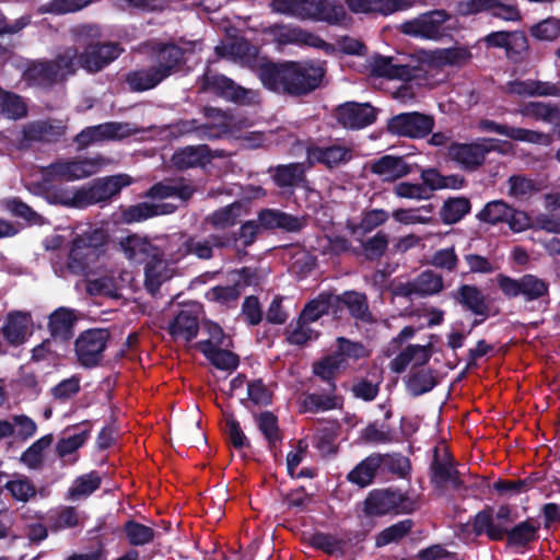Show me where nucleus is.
I'll use <instances>...</instances> for the list:
<instances>
[{"label":"nucleus","instance_id":"f257e3e1","mask_svg":"<svg viewBox=\"0 0 560 560\" xmlns=\"http://www.w3.org/2000/svg\"><path fill=\"white\" fill-rule=\"evenodd\" d=\"M326 61L318 59L262 60L256 73L264 88L292 97L306 96L317 90L326 75Z\"/></svg>","mask_w":560,"mask_h":560},{"label":"nucleus","instance_id":"f03ea898","mask_svg":"<svg viewBox=\"0 0 560 560\" xmlns=\"http://www.w3.org/2000/svg\"><path fill=\"white\" fill-rule=\"evenodd\" d=\"M475 536L486 535L491 541L505 539L506 546L517 550H524L539 538L540 525L533 518H527L515 524L513 527L495 523L493 520V506L486 505L477 512L470 521Z\"/></svg>","mask_w":560,"mask_h":560},{"label":"nucleus","instance_id":"7ed1b4c3","mask_svg":"<svg viewBox=\"0 0 560 560\" xmlns=\"http://www.w3.org/2000/svg\"><path fill=\"white\" fill-rule=\"evenodd\" d=\"M105 253V235L98 230L77 234L71 241L67 268L75 276L91 275L101 256Z\"/></svg>","mask_w":560,"mask_h":560},{"label":"nucleus","instance_id":"20e7f679","mask_svg":"<svg viewBox=\"0 0 560 560\" xmlns=\"http://www.w3.org/2000/svg\"><path fill=\"white\" fill-rule=\"evenodd\" d=\"M417 509V502L409 497L408 492L388 487L371 490L362 502L361 513L366 518H374L412 514Z\"/></svg>","mask_w":560,"mask_h":560},{"label":"nucleus","instance_id":"39448f33","mask_svg":"<svg viewBox=\"0 0 560 560\" xmlns=\"http://www.w3.org/2000/svg\"><path fill=\"white\" fill-rule=\"evenodd\" d=\"M452 15L444 9H433L420 13L411 20H407L398 27L399 32L412 38L441 42L457 31L455 24H451Z\"/></svg>","mask_w":560,"mask_h":560},{"label":"nucleus","instance_id":"423d86ee","mask_svg":"<svg viewBox=\"0 0 560 560\" xmlns=\"http://www.w3.org/2000/svg\"><path fill=\"white\" fill-rule=\"evenodd\" d=\"M200 92H210L218 97L241 106H249L256 103V92L243 88L224 74L206 71L198 78Z\"/></svg>","mask_w":560,"mask_h":560},{"label":"nucleus","instance_id":"0eeeda50","mask_svg":"<svg viewBox=\"0 0 560 560\" xmlns=\"http://www.w3.org/2000/svg\"><path fill=\"white\" fill-rule=\"evenodd\" d=\"M109 339L110 332L107 328H89L81 331L73 343L79 365L84 369L100 366Z\"/></svg>","mask_w":560,"mask_h":560},{"label":"nucleus","instance_id":"6e6552de","mask_svg":"<svg viewBox=\"0 0 560 560\" xmlns=\"http://www.w3.org/2000/svg\"><path fill=\"white\" fill-rule=\"evenodd\" d=\"M497 283L503 295L508 299L523 296L525 302L547 299L549 303V282L535 275L526 273L518 279L500 273Z\"/></svg>","mask_w":560,"mask_h":560},{"label":"nucleus","instance_id":"1a4fd4ad","mask_svg":"<svg viewBox=\"0 0 560 560\" xmlns=\"http://www.w3.org/2000/svg\"><path fill=\"white\" fill-rule=\"evenodd\" d=\"M102 164V158L59 159L43 167L42 172L47 174V178L73 182L96 174Z\"/></svg>","mask_w":560,"mask_h":560},{"label":"nucleus","instance_id":"9d476101","mask_svg":"<svg viewBox=\"0 0 560 560\" xmlns=\"http://www.w3.org/2000/svg\"><path fill=\"white\" fill-rule=\"evenodd\" d=\"M497 139L483 138L479 142H452L447 148V156L465 171H476L486 161V155L499 151Z\"/></svg>","mask_w":560,"mask_h":560},{"label":"nucleus","instance_id":"9b49d317","mask_svg":"<svg viewBox=\"0 0 560 560\" xmlns=\"http://www.w3.org/2000/svg\"><path fill=\"white\" fill-rule=\"evenodd\" d=\"M434 125L433 116L420 112H408L389 118L386 130L397 137L423 139L432 133Z\"/></svg>","mask_w":560,"mask_h":560},{"label":"nucleus","instance_id":"f8f14e48","mask_svg":"<svg viewBox=\"0 0 560 560\" xmlns=\"http://www.w3.org/2000/svg\"><path fill=\"white\" fill-rule=\"evenodd\" d=\"M482 42L487 48L504 49L505 57L513 63L527 59L529 44L524 31H494L487 34Z\"/></svg>","mask_w":560,"mask_h":560},{"label":"nucleus","instance_id":"ddd939ff","mask_svg":"<svg viewBox=\"0 0 560 560\" xmlns=\"http://www.w3.org/2000/svg\"><path fill=\"white\" fill-rule=\"evenodd\" d=\"M266 34L270 35L278 46L298 45L308 46L331 52L334 47L325 42L318 35L290 24H273L266 28Z\"/></svg>","mask_w":560,"mask_h":560},{"label":"nucleus","instance_id":"4468645a","mask_svg":"<svg viewBox=\"0 0 560 560\" xmlns=\"http://www.w3.org/2000/svg\"><path fill=\"white\" fill-rule=\"evenodd\" d=\"M131 179L126 174L109 175L94 178L81 186L84 209L101 202H106L117 196L121 189L130 185Z\"/></svg>","mask_w":560,"mask_h":560},{"label":"nucleus","instance_id":"2eb2a0df","mask_svg":"<svg viewBox=\"0 0 560 560\" xmlns=\"http://www.w3.org/2000/svg\"><path fill=\"white\" fill-rule=\"evenodd\" d=\"M152 67L164 81L185 65V49L174 43H155L149 55Z\"/></svg>","mask_w":560,"mask_h":560},{"label":"nucleus","instance_id":"dca6fc26","mask_svg":"<svg viewBox=\"0 0 560 560\" xmlns=\"http://www.w3.org/2000/svg\"><path fill=\"white\" fill-rule=\"evenodd\" d=\"M430 482L438 490H444L447 483H451L454 490L464 488V481L460 478V472L455 467L453 455L444 452V456L440 457L439 447H434L433 458L429 467Z\"/></svg>","mask_w":560,"mask_h":560},{"label":"nucleus","instance_id":"f3484780","mask_svg":"<svg viewBox=\"0 0 560 560\" xmlns=\"http://www.w3.org/2000/svg\"><path fill=\"white\" fill-rule=\"evenodd\" d=\"M122 49L117 43L91 42L79 55V63L88 72L95 73L117 59Z\"/></svg>","mask_w":560,"mask_h":560},{"label":"nucleus","instance_id":"a211bd4d","mask_svg":"<svg viewBox=\"0 0 560 560\" xmlns=\"http://www.w3.org/2000/svg\"><path fill=\"white\" fill-rule=\"evenodd\" d=\"M43 177L36 187L45 200L55 206L67 208L84 209L83 195L81 187L71 188L63 185H56L57 178H47V174L42 172Z\"/></svg>","mask_w":560,"mask_h":560},{"label":"nucleus","instance_id":"6ab92c4d","mask_svg":"<svg viewBox=\"0 0 560 560\" xmlns=\"http://www.w3.org/2000/svg\"><path fill=\"white\" fill-rule=\"evenodd\" d=\"M377 110L369 103L346 102L336 108V119L346 129L360 130L375 122Z\"/></svg>","mask_w":560,"mask_h":560},{"label":"nucleus","instance_id":"aec40b11","mask_svg":"<svg viewBox=\"0 0 560 560\" xmlns=\"http://www.w3.org/2000/svg\"><path fill=\"white\" fill-rule=\"evenodd\" d=\"M443 288V277L433 270L427 269L413 280L399 283L395 289V294L406 299H412L413 296L427 298L439 294Z\"/></svg>","mask_w":560,"mask_h":560},{"label":"nucleus","instance_id":"412c9836","mask_svg":"<svg viewBox=\"0 0 560 560\" xmlns=\"http://www.w3.org/2000/svg\"><path fill=\"white\" fill-rule=\"evenodd\" d=\"M305 152L311 165L322 164L328 170L347 164L353 156L350 148L338 143L317 145L311 142L306 145Z\"/></svg>","mask_w":560,"mask_h":560},{"label":"nucleus","instance_id":"4be33fe9","mask_svg":"<svg viewBox=\"0 0 560 560\" xmlns=\"http://www.w3.org/2000/svg\"><path fill=\"white\" fill-rule=\"evenodd\" d=\"M453 300L469 311L475 316L482 318H475L472 327L481 325L490 315V304L482 290L475 284H460L456 291L452 292Z\"/></svg>","mask_w":560,"mask_h":560},{"label":"nucleus","instance_id":"5701e85b","mask_svg":"<svg viewBox=\"0 0 560 560\" xmlns=\"http://www.w3.org/2000/svg\"><path fill=\"white\" fill-rule=\"evenodd\" d=\"M425 365L413 363L408 374L402 378L406 392L412 398L430 393L440 383L438 371Z\"/></svg>","mask_w":560,"mask_h":560},{"label":"nucleus","instance_id":"b1692460","mask_svg":"<svg viewBox=\"0 0 560 560\" xmlns=\"http://www.w3.org/2000/svg\"><path fill=\"white\" fill-rule=\"evenodd\" d=\"M79 317L74 310L60 306L48 316V331L54 341L68 343L74 336Z\"/></svg>","mask_w":560,"mask_h":560},{"label":"nucleus","instance_id":"393cba45","mask_svg":"<svg viewBox=\"0 0 560 560\" xmlns=\"http://www.w3.org/2000/svg\"><path fill=\"white\" fill-rule=\"evenodd\" d=\"M381 467L380 453H371L347 474V480L361 489L371 486L375 480L384 481Z\"/></svg>","mask_w":560,"mask_h":560},{"label":"nucleus","instance_id":"a878e982","mask_svg":"<svg viewBox=\"0 0 560 560\" xmlns=\"http://www.w3.org/2000/svg\"><path fill=\"white\" fill-rule=\"evenodd\" d=\"M347 16L345 7L338 0H307L304 21L341 23Z\"/></svg>","mask_w":560,"mask_h":560},{"label":"nucleus","instance_id":"bb28decb","mask_svg":"<svg viewBox=\"0 0 560 560\" xmlns=\"http://www.w3.org/2000/svg\"><path fill=\"white\" fill-rule=\"evenodd\" d=\"M415 3V0H347L348 8L353 13H380L382 15L409 10Z\"/></svg>","mask_w":560,"mask_h":560},{"label":"nucleus","instance_id":"cd10ccee","mask_svg":"<svg viewBox=\"0 0 560 560\" xmlns=\"http://www.w3.org/2000/svg\"><path fill=\"white\" fill-rule=\"evenodd\" d=\"M258 224L265 230L280 229L295 233L304 228L305 222L302 218L278 209H262L258 212Z\"/></svg>","mask_w":560,"mask_h":560},{"label":"nucleus","instance_id":"c85d7f7f","mask_svg":"<svg viewBox=\"0 0 560 560\" xmlns=\"http://www.w3.org/2000/svg\"><path fill=\"white\" fill-rule=\"evenodd\" d=\"M168 334L173 339H184L189 342L195 339L199 331V317L196 308L186 307L180 310L168 324Z\"/></svg>","mask_w":560,"mask_h":560},{"label":"nucleus","instance_id":"c756f323","mask_svg":"<svg viewBox=\"0 0 560 560\" xmlns=\"http://www.w3.org/2000/svg\"><path fill=\"white\" fill-rule=\"evenodd\" d=\"M371 73L376 78L401 80L409 82L415 79V68L409 65L393 63V58L377 55L373 58Z\"/></svg>","mask_w":560,"mask_h":560},{"label":"nucleus","instance_id":"7c9ffc66","mask_svg":"<svg viewBox=\"0 0 560 560\" xmlns=\"http://www.w3.org/2000/svg\"><path fill=\"white\" fill-rule=\"evenodd\" d=\"M66 130L61 121L38 120L24 129V137L30 141L56 143L66 135Z\"/></svg>","mask_w":560,"mask_h":560},{"label":"nucleus","instance_id":"2f4dec72","mask_svg":"<svg viewBox=\"0 0 560 560\" xmlns=\"http://www.w3.org/2000/svg\"><path fill=\"white\" fill-rule=\"evenodd\" d=\"M122 125L116 121H108L82 129L73 139L78 145V150L86 149L95 142L117 138Z\"/></svg>","mask_w":560,"mask_h":560},{"label":"nucleus","instance_id":"473e14b6","mask_svg":"<svg viewBox=\"0 0 560 560\" xmlns=\"http://www.w3.org/2000/svg\"><path fill=\"white\" fill-rule=\"evenodd\" d=\"M371 172L382 176L384 180H396L412 172L404 156L383 155L371 165Z\"/></svg>","mask_w":560,"mask_h":560},{"label":"nucleus","instance_id":"72a5a7b5","mask_svg":"<svg viewBox=\"0 0 560 560\" xmlns=\"http://www.w3.org/2000/svg\"><path fill=\"white\" fill-rule=\"evenodd\" d=\"M92 421L84 420L78 424L72 427H68L66 431H70L71 429H80L79 432L73 433L67 438H61L56 444V454L60 458H65L68 455L73 454L79 448H81L85 442L90 439L92 432Z\"/></svg>","mask_w":560,"mask_h":560},{"label":"nucleus","instance_id":"f704fd0d","mask_svg":"<svg viewBox=\"0 0 560 560\" xmlns=\"http://www.w3.org/2000/svg\"><path fill=\"white\" fill-rule=\"evenodd\" d=\"M144 262L145 288L150 292L156 291L160 289L163 281L167 278V264L165 260L164 250L159 248Z\"/></svg>","mask_w":560,"mask_h":560},{"label":"nucleus","instance_id":"c9c22d12","mask_svg":"<svg viewBox=\"0 0 560 560\" xmlns=\"http://www.w3.org/2000/svg\"><path fill=\"white\" fill-rule=\"evenodd\" d=\"M198 348L209 362L219 370L233 371L240 364L237 354L230 350L215 347L211 340L199 341Z\"/></svg>","mask_w":560,"mask_h":560},{"label":"nucleus","instance_id":"e433bc0d","mask_svg":"<svg viewBox=\"0 0 560 560\" xmlns=\"http://www.w3.org/2000/svg\"><path fill=\"white\" fill-rule=\"evenodd\" d=\"M28 328V316L21 311H13L7 315L1 332L11 346H20L25 341Z\"/></svg>","mask_w":560,"mask_h":560},{"label":"nucleus","instance_id":"4c0bfd02","mask_svg":"<svg viewBox=\"0 0 560 560\" xmlns=\"http://www.w3.org/2000/svg\"><path fill=\"white\" fill-rule=\"evenodd\" d=\"M120 246L126 258L137 264H143L160 248L153 245L148 237H140L137 234L129 235L121 240Z\"/></svg>","mask_w":560,"mask_h":560},{"label":"nucleus","instance_id":"58836bf2","mask_svg":"<svg viewBox=\"0 0 560 560\" xmlns=\"http://www.w3.org/2000/svg\"><path fill=\"white\" fill-rule=\"evenodd\" d=\"M258 430L267 441L268 450L276 453L283 440V433L279 427L278 417L271 411H262L255 417Z\"/></svg>","mask_w":560,"mask_h":560},{"label":"nucleus","instance_id":"ea45409f","mask_svg":"<svg viewBox=\"0 0 560 560\" xmlns=\"http://www.w3.org/2000/svg\"><path fill=\"white\" fill-rule=\"evenodd\" d=\"M242 211V202L234 201L208 214L206 222L214 230H226L240 223Z\"/></svg>","mask_w":560,"mask_h":560},{"label":"nucleus","instance_id":"a19ab883","mask_svg":"<svg viewBox=\"0 0 560 560\" xmlns=\"http://www.w3.org/2000/svg\"><path fill=\"white\" fill-rule=\"evenodd\" d=\"M121 529L127 542L131 547H143L150 545L160 536L153 527L144 525L133 518L127 520Z\"/></svg>","mask_w":560,"mask_h":560},{"label":"nucleus","instance_id":"79ce46f5","mask_svg":"<svg viewBox=\"0 0 560 560\" xmlns=\"http://www.w3.org/2000/svg\"><path fill=\"white\" fill-rule=\"evenodd\" d=\"M384 481L389 477L406 479L410 476L411 462L400 453H380Z\"/></svg>","mask_w":560,"mask_h":560},{"label":"nucleus","instance_id":"37998d69","mask_svg":"<svg viewBox=\"0 0 560 560\" xmlns=\"http://www.w3.org/2000/svg\"><path fill=\"white\" fill-rule=\"evenodd\" d=\"M416 363L428 364L431 357V346L409 345L390 361V370L395 373H402L409 363L417 358Z\"/></svg>","mask_w":560,"mask_h":560},{"label":"nucleus","instance_id":"c03bdc74","mask_svg":"<svg viewBox=\"0 0 560 560\" xmlns=\"http://www.w3.org/2000/svg\"><path fill=\"white\" fill-rule=\"evenodd\" d=\"M210 156V149L207 144L188 145L173 155L174 165L179 170H187L203 165Z\"/></svg>","mask_w":560,"mask_h":560},{"label":"nucleus","instance_id":"a18cd8bd","mask_svg":"<svg viewBox=\"0 0 560 560\" xmlns=\"http://www.w3.org/2000/svg\"><path fill=\"white\" fill-rule=\"evenodd\" d=\"M125 82L131 92H144L156 88L163 80L150 66L128 72Z\"/></svg>","mask_w":560,"mask_h":560},{"label":"nucleus","instance_id":"49530a36","mask_svg":"<svg viewBox=\"0 0 560 560\" xmlns=\"http://www.w3.org/2000/svg\"><path fill=\"white\" fill-rule=\"evenodd\" d=\"M471 210V202L467 197H450L440 210V219L444 224L452 225L459 222Z\"/></svg>","mask_w":560,"mask_h":560},{"label":"nucleus","instance_id":"de8ad7c7","mask_svg":"<svg viewBox=\"0 0 560 560\" xmlns=\"http://www.w3.org/2000/svg\"><path fill=\"white\" fill-rule=\"evenodd\" d=\"M24 75L26 81L40 86H51L59 81L50 60L32 62Z\"/></svg>","mask_w":560,"mask_h":560},{"label":"nucleus","instance_id":"09e8293b","mask_svg":"<svg viewBox=\"0 0 560 560\" xmlns=\"http://www.w3.org/2000/svg\"><path fill=\"white\" fill-rule=\"evenodd\" d=\"M52 442L54 436L51 433L39 438L21 454V463L30 469H40L44 465V452Z\"/></svg>","mask_w":560,"mask_h":560},{"label":"nucleus","instance_id":"8fccbe9b","mask_svg":"<svg viewBox=\"0 0 560 560\" xmlns=\"http://www.w3.org/2000/svg\"><path fill=\"white\" fill-rule=\"evenodd\" d=\"M472 55L471 51L464 46H455L441 48L433 51V61L440 67H462L466 65Z\"/></svg>","mask_w":560,"mask_h":560},{"label":"nucleus","instance_id":"3c124183","mask_svg":"<svg viewBox=\"0 0 560 560\" xmlns=\"http://www.w3.org/2000/svg\"><path fill=\"white\" fill-rule=\"evenodd\" d=\"M343 304H346V308L354 319L365 324L373 323V315L370 311L368 298L364 293L346 291Z\"/></svg>","mask_w":560,"mask_h":560},{"label":"nucleus","instance_id":"603ef678","mask_svg":"<svg viewBox=\"0 0 560 560\" xmlns=\"http://www.w3.org/2000/svg\"><path fill=\"white\" fill-rule=\"evenodd\" d=\"M304 176L305 172L301 163H289L275 167L272 180L279 188H288L298 185Z\"/></svg>","mask_w":560,"mask_h":560},{"label":"nucleus","instance_id":"864d4df0","mask_svg":"<svg viewBox=\"0 0 560 560\" xmlns=\"http://www.w3.org/2000/svg\"><path fill=\"white\" fill-rule=\"evenodd\" d=\"M195 189L184 183H156L150 189L148 195L155 199H165L178 197L183 201L189 200Z\"/></svg>","mask_w":560,"mask_h":560},{"label":"nucleus","instance_id":"5fc2aeb1","mask_svg":"<svg viewBox=\"0 0 560 560\" xmlns=\"http://www.w3.org/2000/svg\"><path fill=\"white\" fill-rule=\"evenodd\" d=\"M308 545L328 556H343L346 551V541L343 539L324 532H315L312 534L308 538Z\"/></svg>","mask_w":560,"mask_h":560},{"label":"nucleus","instance_id":"6e6d98bb","mask_svg":"<svg viewBox=\"0 0 560 560\" xmlns=\"http://www.w3.org/2000/svg\"><path fill=\"white\" fill-rule=\"evenodd\" d=\"M342 365L337 355L332 353L324 357L313 365V373L318 376L322 381L327 383V392L335 393L336 386V374Z\"/></svg>","mask_w":560,"mask_h":560},{"label":"nucleus","instance_id":"4d7b16f0","mask_svg":"<svg viewBox=\"0 0 560 560\" xmlns=\"http://www.w3.org/2000/svg\"><path fill=\"white\" fill-rule=\"evenodd\" d=\"M521 113L523 116L548 124L560 121V106L552 103L528 102Z\"/></svg>","mask_w":560,"mask_h":560},{"label":"nucleus","instance_id":"13d9d810","mask_svg":"<svg viewBox=\"0 0 560 560\" xmlns=\"http://www.w3.org/2000/svg\"><path fill=\"white\" fill-rule=\"evenodd\" d=\"M389 214L384 209H371L362 212L359 223L348 224L347 228L351 234L361 232L366 234L387 222Z\"/></svg>","mask_w":560,"mask_h":560},{"label":"nucleus","instance_id":"bf43d9fd","mask_svg":"<svg viewBox=\"0 0 560 560\" xmlns=\"http://www.w3.org/2000/svg\"><path fill=\"white\" fill-rule=\"evenodd\" d=\"M412 527L413 521L407 518L384 528L375 536V547L382 548L398 542L411 532Z\"/></svg>","mask_w":560,"mask_h":560},{"label":"nucleus","instance_id":"052dcab7","mask_svg":"<svg viewBox=\"0 0 560 560\" xmlns=\"http://www.w3.org/2000/svg\"><path fill=\"white\" fill-rule=\"evenodd\" d=\"M79 55L75 47H68L61 54H58L55 59L50 60L59 80H65L77 72L80 67Z\"/></svg>","mask_w":560,"mask_h":560},{"label":"nucleus","instance_id":"680f3d73","mask_svg":"<svg viewBox=\"0 0 560 560\" xmlns=\"http://www.w3.org/2000/svg\"><path fill=\"white\" fill-rule=\"evenodd\" d=\"M50 530L59 532L67 528H73L79 524V516L74 506H62L50 511L46 518Z\"/></svg>","mask_w":560,"mask_h":560},{"label":"nucleus","instance_id":"e2e57ef3","mask_svg":"<svg viewBox=\"0 0 560 560\" xmlns=\"http://www.w3.org/2000/svg\"><path fill=\"white\" fill-rule=\"evenodd\" d=\"M102 478L96 470L77 477L72 486L68 490V495L71 499H79L89 497L97 489H100Z\"/></svg>","mask_w":560,"mask_h":560},{"label":"nucleus","instance_id":"0e129e2a","mask_svg":"<svg viewBox=\"0 0 560 560\" xmlns=\"http://www.w3.org/2000/svg\"><path fill=\"white\" fill-rule=\"evenodd\" d=\"M285 341L289 345L304 346L310 340L317 339L318 332L310 327L306 320H301L299 316L295 322H292L284 331Z\"/></svg>","mask_w":560,"mask_h":560},{"label":"nucleus","instance_id":"69168bd1","mask_svg":"<svg viewBox=\"0 0 560 560\" xmlns=\"http://www.w3.org/2000/svg\"><path fill=\"white\" fill-rule=\"evenodd\" d=\"M161 208L162 206L159 205L139 202L137 205H132L124 209L121 211V219L127 224L142 222L159 214L165 213L164 211L161 210Z\"/></svg>","mask_w":560,"mask_h":560},{"label":"nucleus","instance_id":"338daca9","mask_svg":"<svg viewBox=\"0 0 560 560\" xmlns=\"http://www.w3.org/2000/svg\"><path fill=\"white\" fill-rule=\"evenodd\" d=\"M0 113L7 118L20 119L27 115V107L20 95L1 90Z\"/></svg>","mask_w":560,"mask_h":560},{"label":"nucleus","instance_id":"774afa93","mask_svg":"<svg viewBox=\"0 0 560 560\" xmlns=\"http://www.w3.org/2000/svg\"><path fill=\"white\" fill-rule=\"evenodd\" d=\"M339 397L335 393L328 394H307L303 400L304 411L317 413L328 411L339 407Z\"/></svg>","mask_w":560,"mask_h":560}]
</instances>
